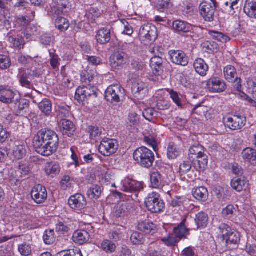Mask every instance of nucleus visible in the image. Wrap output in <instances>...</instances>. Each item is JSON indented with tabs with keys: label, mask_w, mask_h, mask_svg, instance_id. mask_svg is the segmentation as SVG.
<instances>
[{
	"label": "nucleus",
	"mask_w": 256,
	"mask_h": 256,
	"mask_svg": "<svg viewBox=\"0 0 256 256\" xmlns=\"http://www.w3.org/2000/svg\"><path fill=\"white\" fill-rule=\"evenodd\" d=\"M172 6L170 0H162L159 2L157 7L160 12H164L166 10L170 8Z\"/></svg>",
	"instance_id": "nucleus-64"
},
{
	"label": "nucleus",
	"mask_w": 256,
	"mask_h": 256,
	"mask_svg": "<svg viewBox=\"0 0 256 256\" xmlns=\"http://www.w3.org/2000/svg\"><path fill=\"white\" fill-rule=\"evenodd\" d=\"M26 145L24 142H16L12 148V154L16 159L22 158L26 154Z\"/></svg>",
	"instance_id": "nucleus-31"
},
{
	"label": "nucleus",
	"mask_w": 256,
	"mask_h": 256,
	"mask_svg": "<svg viewBox=\"0 0 256 256\" xmlns=\"http://www.w3.org/2000/svg\"><path fill=\"white\" fill-rule=\"evenodd\" d=\"M131 206L127 202H120L114 208V215L120 218L126 215L130 211Z\"/></svg>",
	"instance_id": "nucleus-23"
},
{
	"label": "nucleus",
	"mask_w": 256,
	"mask_h": 256,
	"mask_svg": "<svg viewBox=\"0 0 256 256\" xmlns=\"http://www.w3.org/2000/svg\"><path fill=\"white\" fill-rule=\"evenodd\" d=\"M40 32V28L34 25H30L26 28L24 35L28 40H33L34 36L38 35Z\"/></svg>",
	"instance_id": "nucleus-42"
},
{
	"label": "nucleus",
	"mask_w": 256,
	"mask_h": 256,
	"mask_svg": "<svg viewBox=\"0 0 256 256\" xmlns=\"http://www.w3.org/2000/svg\"><path fill=\"white\" fill-rule=\"evenodd\" d=\"M224 73L225 78L230 82H233L238 78L235 68L232 66H228L224 68Z\"/></svg>",
	"instance_id": "nucleus-40"
},
{
	"label": "nucleus",
	"mask_w": 256,
	"mask_h": 256,
	"mask_svg": "<svg viewBox=\"0 0 256 256\" xmlns=\"http://www.w3.org/2000/svg\"><path fill=\"white\" fill-rule=\"evenodd\" d=\"M142 188L140 182H136L129 178H126L120 183L121 190L126 192L139 191Z\"/></svg>",
	"instance_id": "nucleus-17"
},
{
	"label": "nucleus",
	"mask_w": 256,
	"mask_h": 256,
	"mask_svg": "<svg viewBox=\"0 0 256 256\" xmlns=\"http://www.w3.org/2000/svg\"><path fill=\"white\" fill-rule=\"evenodd\" d=\"M142 115L146 120L151 121L152 118L156 115V112L152 108H148L143 111Z\"/></svg>",
	"instance_id": "nucleus-63"
},
{
	"label": "nucleus",
	"mask_w": 256,
	"mask_h": 256,
	"mask_svg": "<svg viewBox=\"0 0 256 256\" xmlns=\"http://www.w3.org/2000/svg\"><path fill=\"white\" fill-rule=\"evenodd\" d=\"M100 245V248L102 250L107 253H112L115 251L116 248V244L107 240L102 241Z\"/></svg>",
	"instance_id": "nucleus-53"
},
{
	"label": "nucleus",
	"mask_w": 256,
	"mask_h": 256,
	"mask_svg": "<svg viewBox=\"0 0 256 256\" xmlns=\"http://www.w3.org/2000/svg\"><path fill=\"white\" fill-rule=\"evenodd\" d=\"M8 41L11 44V46L14 48H23L24 44V42L21 36H18L16 37L10 36Z\"/></svg>",
	"instance_id": "nucleus-52"
},
{
	"label": "nucleus",
	"mask_w": 256,
	"mask_h": 256,
	"mask_svg": "<svg viewBox=\"0 0 256 256\" xmlns=\"http://www.w3.org/2000/svg\"><path fill=\"white\" fill-rule=\"evenodd\" d=\"M138 229L146 234L154 233L156 226L152 222L148 220L141 222L138 225Z\"/></svg>",
	"instance_id": "nucleus-38"
},
{
	"label": "nucleus",
	"mask_w": 256,
	"mask_h": 256,
	"mask_svg": "<svg viewBox=\"0 0 256 256\" xmlns=\"http://www.w3.org/2000/svg\"><path fill=\"white\" fill-rule=\"evenodd\" d=\"M150 184L152 188H160L165 186L163 176L158 172L150 173Z\"/></svg>",
	"instance_id": "nucleus-28"
},
{
	"label": "nucleus",
	"mask_w": 256,
	"mask_h": 256,
	"mask_svg": "<svg viewBox=\"0 0 256 256\" xmlns=\"http://www.w3.org/2000/svg\"><path fill=\"white\" fill-rule=\"evenodd\" d=\"M126 54L122 52H114L110 58V65L112 68L120 70L128 62Z\"/></svg>",
	"instance_id": "nucleus-12"
},
{
	"label": "nucleus",
	"mask_w": 256,
	"mask_h": 256,
	"mask_svg": "<svg viewBox=\"0 0 256 256\" xmlns=\"http://www.w3.org/2000/svg\"><path fill=\"white\" fill-rule=\"evenodd\" d=\"M232 188L238 192L246 190L248 187V181L244 178H234L230 182Z\"/></svg>",
	"instance_id": "nucleus-24"
},
{
	"label": "nucleus",
	"mask_w": 256,
	"mask_h": 256,
	"mask_svg": "<svg viewBox=\"0 0 256 256\" xmlns=\"http://www.w3.org/2000/svg\"><path fill=\"white\" fill-rule=\"evenodd\" d=\"M239 0H228L224 4V8L230 14H234V10L238 8Z\"/></svg>",
	"instance_id": "nucleus-45"
},
{
	"label": "nucleus",
	"mask_w": 256,
	"mask_h": 256,
	"mask_svg": "<svg viewBox=\"0 0 256 256\" xmlns=\"http://www.w3.org/2000/svg\"><path fill=\"white\" fill-rule=\"evenodd\" d=\"M133 156L138 164L146 168L151 167L154 160L152 152L145 146L138 148L134 152Z\"/></svg>",
	"instance_id": "nucleus-3"
},
{
	"label": "nucleus",
	"mask_w": 256,
	"mask_h": 256,
	"mask_svg": "<svg viewBox=\"0 0 256 256\" xmlns=\"http://www.w3.org/2000/svg\"><path fill=\"white\" fill-rule=\"evenodd\" d=\"M162 60L160 55L153 56L150 60V66L152 70H154L156 74L159 72L162 64Z\"/></svg>",
	"instance_id": "nucleus-47"
},
{
	"label": "nucleus",
	"mask_w": 256,
	"mask_h": 256,
	"mask_svg": "<svg viewBox=\"0 0 256 256\" xmlns=\"http://www.w3.org/2000/svg\"><path fill=\"white\" fill-rule=\"evenodd\" d=\"M18 250L22 255L28 256L32 252L31 245L26 243L22 244L19 245Z\"/></svg>",
	"instance_id": "nucleus-59"
},
{
	"label": "nucleus",
	"mask_w": 256,
	"mask_h": 256,
	"mask_svg": "<svg viewBox=\"0 0 256 256\" xmlns=\"http://www.w3.org/2000/svg\"><path fill=\"white\" fill-rule=\"evenodd\" d=\"M158 36L156 28L151 24L142 26L139 31V38L141 42L148 45L154 41Z\"/></svg>",
	"instance_id": "nucleus-6"
},
{
	"label": "nucleus",
	"mask_w": 256,
	"mask_h": 256,
	"mask_svg": "<svg viewBox=\"0 0 256 256\" xmlns=\"http://www.w3.org/2000/svg\"><path fill=\"white\" fill-rule=\"evenodd\" d=\"M132 68L136 70L144 72L146 68L145 64L139 60H134L132 62Z\"/></svg>",
	"instance_id": "nucleus-62"
},
{
	"label": "nucleus",
	"mask_w": 256,
	"mask_h": 256,
	"mask_svg": "<svg viewBox=\"0 0 256 256\" xmlns=\"http://www.w3.org/2000/svg\"><path fill=\"white\" fill-rule=\"evenodd\" d=\"M71 8L69 0H52L50 8L48 10V12L52 16L64 14L71 10Z\"/></svg>",
	"instance_id": "nucleus-7"
},
{
	"label": "nucleus",
	"mask_w": 256,
	"mask_h": 256,
	"mask_svg": "<svg viewBox=\"0 0 256 256\" xmlns=\"http://www.w3.org/2000/svg\"><path fill=\"white\" fill-rule=\"evenodd\" d=\"M96 38L97 42L103 44L108 42L110 40V30L108 28L100 29L98 31Z\"/></svg>",
	"instance_id": "nucleus-30"
},
{
	"label": "nucleus",
	"mask_w": 256,
	"mask_h": 256,
	"mask_svg": "<svg viewBox=\"0 0 256 256\" xmlns=\"http://www.w3.org/2000/svg\"><path fill=\"white\" fill-rule=\"evenodd\" d=\"M124 90L118 84L110 86L105 92L106 99L110 102H118L120 95L123 94Z\"/></svg>",
	"instance_id": "nucleus-13"
},
{
	"label": "nucleus",
	"mask_w": 256,
	"mask_h": 256,
	"mask_svg": "<svg viewBox=\"0 0 256 256\" xmlns=\"http://www.w3.org/2000/svg\"><path fill=\"white\" fill-rule=\"evenodd\" d=\"M206 88L210 92H221L226 89L224 81L216 77H212L206 81Z\"/></svg>",
	"instance_id": "nucleus-14"
},
{
	"label": "nucleus",
	"mask_w": 256,
	"mask_h": 256,
	"mask_svg": "<svg viewBox=\"0 0 256 256\" xmlns=\"http://www.w3.org/2000/svg\"><path fill=\"white\" fill-rule=\"evenodd\" d=\"M118 144L115 139L104 138L98 147L99 152L105 156H109L116 152Z\"/></svg>",
	"instance_id": "nucleus-8"
},
{
	"label": "nucleus",
	"mask_w": 256,
	"mask_h": 256,
	"mask_svg": "<svg viewBox=\"0 0 256 256\" xmlns=\"http://www.w3.org/2000/svg\"><path fill=\"white\" fill-rule=\"evenodd\" d=\"M101 188L98 186L90 188L88 191L87 194L90 199H98L101 194Z\"/></svg>",
	"instance_id": "nucleus-54"
},
{
	"label": "nucleus",
	"mask_w": 256,
	"mask_h": 256,
	"mask_svg": "<svg viewBox=\"0 0 256 256\" xmlns=\"http://www.w3.org/2000/svg\"><path fill=\"white\" fill-rule=\"evenodd\" d=\"M11 65V62L9 57L4 55H0V68L7 69Z\"/></svg>",
	"instance_id": "nucleus-61"
},
{
	"label": "nucleus",
	"mask_w": 256,
	"mask_h": 256,
	"mask_svg": "<svg viewBox=\"0 0 256 256\" xmlns=\"http://www.w3.org/2000/svg\"><path fill=\"white\" fill-rule=\"evenodd\" d=\"M57 134L51 130H41L34 136L33 144L36 152L45 156L56 152L58 146Z\"/></svg>",
	"instance_id": "nucleus-1"
},
{
	"label": "nucleus",
	"mask_w": 256,
	"mask_h": 256,
	"mask_svg": "<svg viewBox=\"0 0 256 256\" xmlns=\"http://www.w3.org/2000/svg\"><path fill=\"white\" fill-rule=\"evenodd\" d=\"M140 120V116L135 112H130L128 118L127 127L130 131L137 130Z\"/></svg>",
	"instance_id": "nucleus-32"
},
{
	"label": "nucleus",
	"mask_w": 256,
	"mask_h": 256,
	"mask_svg": "<svg viewBox=\"0 0 256 256\" xmlns=\"http://www.w3.org/2000/svg\"><path fill=\"white\" fill-rule=\"evenodd\" d=\"M180 150L178 146L173 142H170L168 144L167 154L170 159H174L180 154Z\"/></svg>",
	"instance_id": "nucleus-43"
},
{
	"label": "nucleus",
	"mask_w": 256,
	"mask_h": 256,
	"mask_svg": "<svg viewBox=\"0 0 256 256\" xmlns=\"http://www.w3.org/2000/svg\"><path fill=\"white\" fill-rule=\"evenodd\" d=\"M168 94L162 90H160L156 94L154 101L158 110H165L169 108L170 102L168 98Z\"/></svg>",
	"instance_id": "nucleus-20"
},
{
	"label": "nucleus",
	"mask_w": 256,
	"mask_h": 256,
	"mask_svg": "<svg viewBox=\"0 0 256 256\" xmlns=\"http://www.w3.org/2000/svg\"><path fill=\"white\" fill-rule=\"evenodd\" d=\"M102 15L101 12L96 8H90L86 12V16L91 22H94Z\"/></svg>",
	"instance_id": "nucleus-44"
},
{
	"label": "nucleus",
	"mask_w": 256,
	"mask_h": 256,
	"mask_svg": "<svg viewBox=\"0 0 256 256\" xmlns=\"http://www.w3.org/2000/svg\"><path fill=\"white\" fill-rule=\"evenodd\" d=\"M56 256H83L80 250L76 248L73 249L62 250L58 253Z\"/></svg>",
	"instance_id": "nucleus-51"
},
{
	"label": "nucleus",
	"mask_w": 256,
	"mask_h": 256,
	"mask_svg": "<svg viewBox=\"0 0 256 256\" xmlns=\"http://www.w3.org/2000/svg\"><path fill=\"white\" fill-rule=\"evenodd\" d=\"M204 152V148L201 145L196 144L192 146L188 152V158L192 162L200 156H202V153Z\"/></svg>",
	"instance_id": "nucleus-35"
},
{
	"label": "nucleus",
	"mask_w": 256,
	"mask_h": 256,
	"mask_svg": "<svg viewBox=\"0 0 256 256\" xmlns=\"http://www.w3.org/2000/svg\"><path fill=\"white\" fill-rule=\"evenodd\" d=\"M215 3L204 0L200 5L199 10L200 15L206 22H211L214 20L216 9Z\"/></svg>",
	"instance_id": "nucleus-9"
},
{
	"label": "nucleus",
	"mask_w": 256,
	"mask_h": 256,
	"mask_svg": "<svg viewBox=\"0 0 256 256\" xmlns=\"http://www.w3.org/2000/svg\"><path fill=\"white\" fill-rule=\"evenodd\" d=\"M68 204L70 207L74 210H80L86 206V200L84 196L76 194L70 197Z\"/></svg>",
	"instance_id": "nucleus-18"
},
{
	"label": "nucleus",
	"mask_w": 256,
	"mask_h": 256,
	"mask_svg": "<svg viewBox=\"0 0 256 256\" xmlns=\"http://www.w3.org/2000/svg\"><path fill=\"white\" fill-rule=\"evenodd\" d=\"M40 73L38 70L30 72L28 70L24 71L20 74V84L24 87L29 88L30 86V82L34 77L39 76Z\"/></svg>",
	"instance_id": "nucleus-22"
},
{
	"label": "nucleus",
	"mask_w": 256,
	"mask_h": 256,
	"mask_svg": "<svg viewBox=\"0 0 256 256\" xmlns=\"http://www.w3.org/2000/svg\"><path fill=\"white\" fill-rule=\"evenodd\" d=\"M209 34L214 40L223 43L226 42L230 40V38L228 36L218 32L210 31Z\"/></svg>",
	"instance_id": "nucleus-50"
},
{
	"label": "nucleus",
	"mask_w": 256,
	"mask_h": 256,
	"mask_svg": "<svg viewBox=\"0 0 256 256\" xmlns=\"http://www.w3.org/2000/svg\"><path fill=\"white\" fill-rule=\"evenodd\" d=\"M132 90L138 98H142L148 93L147 84L139 80L134 82Z\"/></svg>",
	"instance_id": "nucleus-21"
},
{
	"label": "nucleus",
	"mask_w": 256,
	"mask_h": 256,
	"mask_svg": "<svg viewBox=\"0 0 256 256\" xmlns=\"http://www.w3.org/2000/svg\"><path fill=\"white\" fill-rule=\"evenodd\" d=\"M172 28L178 32H188L192 30V26L184 21L176 20L173 22Z\"/></svg>",
	"instance_id": "nucleus-36"
},
{
	"label": "nucleus",
	"mask_w": 256,
	"mask_h": 256,
	"mask_svg": "<svg viewBox=\"0 0 256 256\" xmlns=\"http://www.w3.org/2000/svg\"><path fill=\"white\" fill-rule=\"evenodd\" d=\"M56 27L62 32L66 30L70 26L68 20L63 17H58L56 20Z\"/></svg>",
	"instance_id": "nucleus-49"
},
{
	"label": "nucleus",
	"mask_w": 256,
	"mask_h": 256,
	"mask_svg": "<svg viewBox=\"0 0 256 256\" xmlns=\"http://www.w3.org/2000/svg\"><path fill=\"white\" fill-rule=\"evenodd\" d=\"M59 127L62 134L68 136L72 135L75 132L76 128L74 124L69 120H61L59 123Z\"/></svg>",
	"instance_id": "nucleus-25"
},
{
	"label": "nucleus",
	"mask_w": 256,
	"mask_h": 256,
	"mask_svg": "<svg viewBox=\"0 0 256 256\" xmlns=\"http://www.w3.org/2000/svg\"><path fill=\"white\" fill-rule=\"evenodd\" d=\"M194 166L197 170H204L207 166L208 160L207 156L202 153V156L196 158L192 162Z\"/></svg>",
	"instance_id": "nucleus-39"
},
{
	"label": "nucleus",
	"mask_w": 256,
	"mask_h": 256,
	"mask_svg": "<svg viewBox=\"0 0 256 256\" xmlns=\"http://www.w3.org/2000/svg\"><path fill=\"white\" fill-rule=\"evenodd\" d=\"M40 110L46 115H49L52 112V104L48 99L42 100L38 104Z\"/></svg>",
	"instance_id": "nucleus-48"
},
{
	"label": "nucleus",
	"mask_w": 256,
	"mask_h": 256,
	"mask_svg": "<svg viewBox=\"0 0 256 256\" xmlns=\"http://www.w3.org/2000/svg\"><path fill=\"white\" fill-rule=\"evenodd\" d=\"M244 13L251 18H256V0H246L244 6Z\"/></svg>",
	"instance_id": "nucleus-34"
},
{
	"label": "nucleus",
	"mask_w": 256,
	"mask_h": 256,
	"mask_svg": "<svg viewBox=\"0 0 256 256\" xmlns=\"http://www.w3.org/2000/svg\"><path fill=\"white\" fill-rule=\"evenodd\" d=\"M44 243L46 244H50L55 240L54 232L53 230H48L45 231L43 236Z\"/></svg>",
	"instance_id": "nucleus-57"
},
{
	"label": "nucleus",
	"mask_w": 256,
	"mask_h": 256,
	"mask_svg": "<svg viewBox=\"0 0 256 256\" xmlns=\"http://www.w3.org/2000/svg\"><path fill=\"white\" fill-rule=\"evenodd\" d=\"M218 233V238L221 240L223 244L229 248H231V245H236L240 241V233L226 224L220 225Z\"/></svg>",
	"instance_id": "nucleus-2"
},
{
	"label": "nucleus",
	"mask_w": 256,
	"mask_h": 256,
	"mask_svg": "<svg viewBox=\"0 0 256 256\" xmlns=\"http://www.w3.org/2000/svg\"><path fill=\"white\" fill-rule=\"evenodd\" d=\"M168 54L172 63L182 66L188 65V58L184 52L181 50H171Z\"/></svg>",
	"instance_id": "nucleus-19"
},
{
	"label": "nucleus",
	"mask_w": 256,
	"mask_h": 256,
	"mask_svg": "<svg viewBox=\"0 0 256 256\" xmlns=\"http://www.w3.org/2000/svg\"><path fill=\"white\" fill-rule=\"evenodd\" d=\"M72 238L76 243L82 244L88 241L90 236L86 230H78L74 232Z\"/></svg>",
	"instance_id": "nucleus-33"
},
{
	"label": "nucleus",
	"mask_w": 256,
	"mask_h": 256,
	"mask_svg": "<svg viewBox=\"0 0 256 256\" xmlns=\"http://www.w3.org/2000/svg\"><path fill=\"white\" fill-rule=\"evenodd\" d=\"M246 118L240 115H233L225 118V125L233 130L242 129L246 124Z\"/></svg>",
	"instance_id": "nucleus-10"
},
{
	"label": "nucleus",
	"mask_w": 256,
	"mask_h": 256,
	"mask_svg": "<svg viewBox=\"0 0 256 256\" xmlns=\"http://www.w3.org/2000/svg\"><path fill=\"white\" fill-rule=\"evenodd\" d=\"M90 138L96 140L102 134V130L96 126H90L88 128Z\"/></svg>",
	"instance_id": "nucleus-56"
},
{
	"label": "nucleus",
	"mask_w": 256,
	"mask_h": 256,
	"mask_svg": "<svg viewBox=\"0 0 256 256\" xmlns=\"http://www.w3.org/2000/svg\"><path fill=\"white\" fill-rule=\"evenodd\" d=\"M194 67L196 72L202 76L206 75L208 70V66L202 58H197L194 62Z\"/></svg>",
	"instance_id": "nucleus-29"
},
{
	"label": "nucleus",
	"mask_w": 256,
	"mask_h": 256,
	"mask_svg": "<svg viewBox=\"0 0 256 256\" xmlns=\"http://www.w3.org/2000/svg\"><path fill=\"white\" fill-rule=\"evenodd\" d=\"M208 214L204 212H200L196 215L195 222L198 228H206L208 224Z\"/></svg>",
	"instance_id": "nucleus-41"
},
{
	"label": "nucleus",
	"mask_w": 256,
	"mask_h": 256,
	"mask_svg": "<svg viewBox=\"0 0 256 256\" xmlns=\"http://www.w3.org/2000/svg\"><path fill=\"white\" fill-rule=\"evenodd\" d=\"M145 204L148 210L153 213L163 212L165 204L156 192H152L148 194L145 199Z\"/></svg>",
	"instance_id": "nucleus-5"
},
{
	"label": "nucleus",
	"mask_w": 256,
	"mask_h": 256,
	"mask_svg": "<svg viewBox=\"0 0 256 256\" xmlns=\"http://www.w3.org/2000/svg\"><path fill=\"white\" fill-rule=\"evenodd\" d=\"M16 172L12 171L10 175H9L8 179L10 186L12 189L16 190L20 184V181L16 176Z\"/></svg>",
	"instance_id": "nucleus-55"
},
{
	"label": "nucleus",
	"mask_w": 256,
	"mask_h": 256,
	"mask_svg": "<svg viewBox=\"0 0 256 256\" xmlns=\"http://www.w3.org/2000/svg\"><path fill=\"white\" fill-rule=\"evenodd\" d=\"M194 196L198 200L206 202L208 198V192L207 189L200 186L194 188L192 191Z\"/></svg>",
	"instance_id": "nucleus-37"
},
{
	"label": "nucleus",
	"mask_w": 256,
	"mask_h": 256,
	"mask_svg": "<svg viewBox=\"0 0 256 256\" xmlns=\"http://www.w3.org/2000/svg\"><path fill=\"white\" fill-rule=\"evenodd\" d=\"M239 0H228L224 4V8L230 14H234V10L238 8Z\"/></svg>",
	"instance_id": "nucleus-46"
},
{
	"label": "nucleus",
	"mask_w": 256,
	"mask_h": 256,
	"mask_svg": "<svg viewBox=\"0 0 256 256\" xmlns=\"http://www.w3.org/2000/svg\"><path fill=\"white\" fill-rule=\"evenodd\" d=\"M184 220L177 227L171 228L172 233H170L169 230V235L168 236L163 237L162 241L168 246H174L180 239L184 238L188 233V230L184 226Z\"/></svg>",
	"instance_id": "nucleus-4"
},
{
	"label": "nucleus",
	"mask_w": 256,
	"mask_h": 256,
	"mask_svg": "<svg viewBox=\"0 0 256 256\" xmlns=\"http://www.w3.org/2000/svg\"><path fill=\"white\" fill-rule=\"evenodd\" d=\"M96 90L94 87L80 86L76 90L75 98L80 102H84L90 97L96 96Z\"/></svg>",
	"instance_id": "nucleus-11"
},
{
	"label": "nucleus",
	"mask_w": 256,
	"mask_h": 256,
	"mask_svg": "<svg viewBox=\"0 0 256 256\" xmlns=\"http://www.w3.org/2000/svg\"><path fill=\"white\" fill-rule=\"evenodd\" d=\"M74 180L73 179L68 176H64L60 182L62 188L66 190L72 186Z\"/></svg>",
	"instance_id": "nucleus-60"
},
{
	"label": "nucleus",
	"mask_w": 256,
	"mask_h": 256,
	"mask_svg": "<svg viewBox=\"0 0 256 256\" xmlns=\"http://www.w3.org/2000/svg\"><path fill=\"white\" fill-rule=\"evenodd\" d=\"M31 196L35 202L40 204L44 203L46 200L48 193L45 187L42 185L38 184L32 189Z\"/></svg>",
	"instance_id": "nucleus-16"
},
{
	"label": "nucleus",
	"mask_w": 256,
	"mask_h": 256,
	"mask_svg": "<svg viewBox=\"0 0 256 256\" xmlns=\"http://www.w3.org/2000/svg\"><path fill=\"white\" fill-rule=\"evenodd\" d=\"M130 240L134 244H140L144 242V234L142 233L134 232L130 237Z\"/></svg>",
	"instance_id": "nucleus-58"
},
{
	"label": "nucleus",
	"mask_w": 256,
	"mask_h": 256,
	"mask_svg": "<svg viewBox=\"0 0 256 256\" xmlns=\"http://www.w3.org/2000/svg\"><path fill=\"white\" fill-rule=\"evenodd\" d=\"M242 158L251 165L256 166V150L252 148H246L242 151Z\"/></svg>",
	"instance_id": "nucleus-27"
},
{
	"label": "nucleus",
	"mask_w": 256,
	"mask_h": 256,
	"mask_svg": "<svg viewBox=\"0 0 256 256\" xmlns=\"http://www.w3.org/2000/svg\"><path fill=\"white\" fill-rule=\"evenodd\" d=\"M20 96L19 94L0 86V101L4 103L10 104L18 102Z\"/></svg>",
	"instance_id": "nucleus-15"
},
{
	"label": "nucleus",
	"mask_w": 256,
	"mask_h": 256,
	"mask_svg": "<svg viewBox=\"0 0 256 256\" xmlns=\"http://www.w3.org/2000/svg\"><path fill=\"white\" fill-rule=\"evenodd\" d=\"M61 168L59 162H47L44 168L46 174L52 178L58 174L60 172Z\"/></svg>",
	"instance_id": "nucleus-26"
}]
</instances>
